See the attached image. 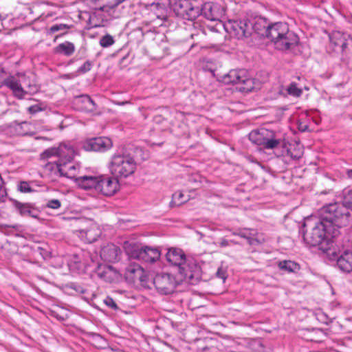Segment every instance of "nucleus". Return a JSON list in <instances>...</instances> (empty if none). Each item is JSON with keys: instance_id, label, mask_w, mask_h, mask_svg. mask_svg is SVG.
Returning a JSON list of instances; mask_svg holds the SVG:
<instances>
[{"instance_id": "obj_19", "label": "nucleus", "mask_w": 352, "mask_h": 352, "mask_svg": "<svg viewBox=\"0 0 352 352\" xmlns=\"http://www.w3.org/2000/svg\"><path fill=\"white\" fill-rule=\"evenodd\" d=\"M74 104L77 110L91 113L96 110V104L88 95H80L74 98Z\"/></svg>"}, {"instance_id": "obj_52", "label": "nucleus", "mask_w": 352, "mask_h": 352, "mask_svg": "<svg viewBox=\"0 0 352 352\" xmlns=\"http://www.w3.org/2000/svg\"><path fill=\"white\" fill-rule=\"evenodd\" d=\"M90 258H91V261L90 262L85 261L83 263V265H87V266H91V263L94 264V259H93L91 256H90Z\"/></svg>"}, {"instance_id": "obj_39", "label": "nucleus", "mask_w": 352, "mask_h": 352, "mask_svg": "<svg viewBox=\"0 0 352 352\" xmlns=\"http://www.w3.org/2000/svg\"><path fill=\"white\" fill-rule=\"evenodd\" d=\"M256 232L252 230L249 232V235L247 236L245 239L250 245H256L260 244V241L256 238Z\"/></svg>"}, {"instance_id": "obj_2", "label": "nucleus", "mask_w": 352, "mask_h": 352, "mask_svg": "<svg viewBox=\"0 0 352 352\" xmlns=\"http://www.w3.org/2000/svg\"><path fill=\"white\" fill-rule=\"evenodd\" d=\"M166 258L171 265L178 268V272L184 280L195 284L201 278L200 266L194 258L187 257L182 249L169 248Z\"/></svg>"}, {"instance_id": "obj_30", "label": "nucleus", "mask_w": 352, "mask_h": 352, "mask_svg": "<svg viewBox=\"0 0 352 352\" xmlns=\"http://www.w3.org/2000/svg\"><path fill=\"white\" fill-rule=\"evenodd\" d=\"M75 45L69 41H65L64 43L58 44L54 49V52L57 54H63L65 56H72L75 52Z\"/></svg>"}, {"instance_id": "obj_29", "label": "nucleus", "mask_w": 352, "mask_h": 352, "mask_svg": "<svg viewBox=\"0 0 352 352\" xmlns=\"http://www.w3.org/2000/svg\"><path fill=\"white\" fill-rule=\"evenodd\" d=\"M72 27V25H69L65 23H56L50 26L49 28L47 29L46 34L48 36L52 35L55 33L59 32L58 34H57L55 36L54 41L58 38V37L62 36L63 35L67 34L68 32V30Z\"/></svg>"}, {"instance_id": "obj_7", "label": "nucleus", "mask_w": 352, "mask_h": 352, "mask_svg": "<svg viewBox=\"0 0 352 352\" xmlns=\"http://www.w3.org/2000/svg\"><path fill=\"white\" fill-rule=\"evenodd\" d=\"M250 140L264 149H274L281 143V139L275 131L262 128L249 133Z\"/></svg>"}, {"instance_id": "obj_1", "label": "nucleus", "mask_w": 352, "mask_h": 352, "mask_svg": "<svg viewBox=\"0 0 352 352\" xmlns=\"http://www.w3.org/2000/svg\"><path fill=\"white\" fill-rule=\"evenodd\" d=\"M251 31L263 38L269 39L278 50H287L295 47L299 43L296 34L290 31L287 23L276 22L271 23L264 18L256 19L254 23L250 22Z\"/></svg>"}, {"instance_id": "obj_22", "label": "nucleus", "mask_w": 352, "mask_h": 352, "mask_svg": "<svg viewBox=\"0 0 352 352\" xmlns=\"http://www.w3.org/2000/svg\"><path fill=\"white\" fill-rule=\"evenodd\" d=\"M100 175H82L76 179V185L84 190H97Z\"/></svg>"}, {"instance_id": "obj_32", "label": "nucleus", "mask_w": 352, "mask_h": 352, "mask_svg": "<svg viewBox=\"0 0 352 352\" xmlns=\"http://www.w3.org/2000/svg\"><path fill=\"white\" fill-rule=\"evenodd\" d=\"M248 352H263L264 346L260 340H252L248 343Z\"/></svg>"}, {"instance_id": "obj_13", "label": "nucleus", "mask_w": 352, "mask_h": 352, "mask_svg": "<svg viewBox=\"0 0 352 352\" xmlns=\"http://www.w3.org/2000/svg\"><path fill=\"white\" fill-rule=\"evenodd\" d=\"M111 140L106 137L93 138L85 140L82 148L87 151L104 152L112 147Z\"/></svg>"}, {"instance_id": "obj_59", "label": "nucleus", "mask_w": 352, "mask_h": 352, "mask_svg": "<svg viewBox=\"0 0 352 352\" xmlns=\"http://www.w3.org/2000/svg\"><path fill=\"white\" fill-rule=\"evenodd\" d=\"M3 201V200L2 199V195H0V203Z\"/></svg>"}, {"instance_id": "obj_57", "label": "nucleus", "mask_w": 352, "mask_h": 352, "mask_svg": "<svg viewBox=\"0 0 352 352\" xmlns=\"http://www.w3.org/2000/svg\"><path fill=\"white\" fill-rule=\"evenodd\" d=\"M239 230L237 231H235V232H232V235L239 236Z\"/></svg>"}, {"instance_id": "obj_33", "label": "nucleus", "mask_w": 352, "mask_h": 352, "mask_svg": "<svg viewBox=\"0 0 352 352\" xmlns=\"http://www.w3.org/2000/svg\"><path fill=\"white\" fill-rule=\"evenodd\" d=\"M184 194L181 191H177V192H175L173 195H172V201L170 202V204L171 205H173V206H180L183 204H184L185 202L187 201V199H184Z\"/></svg>"}, {"instance_id": "obj_53", "label": "nucleus", "mask_w": 352, "mask_h": 352, "mask_svg": "<svg viewBox=\"0 0 352 352\" xmlns=\"http://www.w3.org/2000/svg\"><path fill=\"white\" fill-rule=\"evenodd\" d=\"M298 129L300 131H306L307 129H308V126L307 125H301L300 124L299 126H298Z\"/></svg>"}, {"instance_id": "obj_42", "label": "nucleus", "mask_w": 352, "mask_h": 352, "mask_svg": "<svg viewBox=\"0 0 352 352\" xmlns=\"http://www.w3.org/2000/svg\"><path fill=\"white\" fill-rule=\"evenodd\" d=\"M39 87L34 83H28V89L25 90L27 94L32 95L34 94H36L38 91Z\"/></svg>"}, {"instance_id": "obj_41", "label": "nucleus", "mask_w": 352, "mask_h": 352, "mask_svg": "<svg viewBox=\"0 0 352 352\" xmlns=\"http://www.w3.org/2000/svg\"><path fill=\"white\" fill-rule=\"evenodd\" d=\"M231 243L237 244V242H236L233 240L228 241V240L226 239L225 238H221L218 242L214 243V244L216 245H218L221 248L228 247Z\"/></svg>"}, {"instance_id": "obj_18", "label": "nucleus", "mask_w": 352, "mask_h": 352, "mask_svg": "<svg viewBox=\"0 0 352 352\" xmlns=\"http://www.w3.org/2000/svg\"><path fill=\"white\" fill-rule=\"evenodd\" d=\"M2 85L11 89L13 95L16 98L21 100L25 98L26 92L23 88L20 80L15 76H10L5 78Z\"/></svg>"}, {"instance_id": "obj_20", "label": "nucleus", "mask_w": 352, "mask_h": 352, "mask_svg": "<svg viewBox=\"0 0 352 352\" xmlns=\"http://www.w3.org/2000/svg\"><path fill=\"white\" fill-rule=\"evenodd\" d=\"M350 36L348 34L335 31L329 36L331 43L334 46L335 51H340L344 52L348 45V40Z\"/></svg>"}, {"instance_id": "obj_16", "label": "nucleus", "mask_w": 352, "mask_h": 352, "mask_svg": "<svg viewBox=\"0 0 352 352\" xmlns=\"http://www.w3.org/2000/svg\"><path fill=\"white\" fill-rule=\"evenodd\" d=\"M78 232V236L82 241L87 243H91L96 241L101 235V230L99 226L93 222L84 229L76 230Z\"/></svg>"}, {"instance_id": "obj_37", "label": "nucleus", "mask_w": 352, "mask_h": 352, "mask_svg": "<svg viewBox=\"0 0 352 352\" xmlns=\"http://www.w3.org/2000/svg\"><path fill=\"white\" fill-rule=\"evenodd\" d=\"M325 337L324 333L321 329H315L313 331L312 336L309 339L312 342H321L322 338Z\"/></svg>"}, {"instance_id": "obj_8", "label": "nucleus", "mask_w": 352, "mask_h": 352, "mask_svg": "<svg viewBox=\"0 0 352 352\" xmlns=\"http://www.w3.org/2000/svg\"><path fill=\"white\" fill-rule=\"evenodd\" d=\"M126 251L131 258L145 263H154L159 260L161 256L157 248L147 245L133 244L128 247Z\"/></svg>"}, {"instance_id": "obj_55", "label": "nucleus", "mask_w": 352, "mask_h": 352, "mask_svg": "<svg viewBox=\"0 0 352 352\" xmlns=\"http://www.w3.org/2000/svg\"><path fill=\"white\" fill-rule=\"evenodd\" d=\"M74 262L76 263H81V261L78 260V256L76 255H74Z\"/></svg>"}, {"instance_id": "obj_14", "label": "nucleus", "mask_w": 352, "mask_h": 352, "mask_svg": "<svg viewBox=\"0 0 352 352\" xmlns=\"http://www.w3.org/2000/svg\"><path fill=\"white\" fill-rule=\"evenodd\" d=\"M206 19L210 21H219L225 14L223 8L218 4L212 2H207L201 5V14Z\"/></svg>"}, {"instance_id": "obj_50", "label": "nucleus", "mask_w": 352, "mask_h": 352, "mask_svg": "<svg viewBox=\"0 0 352 352\" xmlns=\"http://www.w3.org/2000/svg\"><path fill=\"white\" fill-rule=\"evenodd\" d=\"M288 153H290V157L294 159V160H298L299 158H300L301 155H302V152H298V153L296 154H293L291 153V151L289 150L288 151Z\"/></svg>"}, {"instance_id": "obj_58", "label": "nucleus", "mask_w": 352, "mask_h": 352, "mask_svg": "<svg viewBox=\"0 0 352 352\" xmlns=\"http://www.w3.org/2000/svg\"><path fill=\"white\" fill-rule=\"evenodd\" d=\"M17 76H21V77H25V75H23V74H17Z\"/></svg>"}, {"instance_id": "obj_54", "label": "nucleus", "mask_w": 352, "mask_h": 352, "mask_svg": "<svg viewBox=\"0 0 352 352\" xmlns=\"http://www.w3.org/2000/svg\"><path fill=\"white\" fill-rule=\"evenodd\" d=\"M346 174L349 178L352 179V169L346 170Z\"/></svg>"}, {"instance_id": "obj_48", "label": "nucleus", "mask_w": 352, "mask_h": 352, "mask_svg": "<svg viewBox=\"0 0 352 352\" xmlns=\"http://www.w3.org/2000/svg\"><path fill=\"white\" fill-rule=\"evenodd\" d=\"M21 228V226L19 224H14V225H8V224H0V230L3 231V230L6 228H12L15 230H19Z\"/></svg>"}, {"instance_id": "obj_21", "label": "nucleus", "mask_w": 352, "mask_h": 352, "mask_svg": "<svg viewBox=\"0 0 352 352\" xmlns=\"http://www.w3.org/2000/svg\"><path fill=\"white\" fill-rule=\"evenodd\" d=\"M7 133L10 135H28L31 134L30 124L28 122L14 121L7 126Z\"/></svg>"}, {"instance_id": "obj_26", "label": "nucleus", "mask_w": 352, "mask_h": 352, "mask_svg": "<svg viewBox=\"0 0 352 352\" xmlns=\"http://www.w3.org/2000/svg\"><path fill=\"white\" fill-rule=\"evenodd\" d=\"M338 267L344 272L352 271V252L344 251L337 259Z\"/></svg>"}, {"instance_id": "obj_56", "label": "nucleus", "mask_w": 352, "mask_h": 352, "mask_svg": "<svg viewBox=\"0 0 352 352\" xmlns=\"http://www.w3.org/2000/svg\"><path fill=\"white\" fill-rule=\"evenodd\" d=\"M6 15H2L1 14H0V21H3L4 19H6Z\"/></svg>"}, {"instance_id": "obj_36", "label": "nucleus", "mask_w": 352, "mask_h": 352, "mask_svg": "<svg viewBox=\"0 0 352 352\" xmlns=\"http://www.w3.org/2000/svg\"><path fill=\"white\" fill-rule=\"evenodd\" d=\"M17 189L23 193L32 192L34 190L31 188L30 183L28 182L22 181L18 184Z\"/></svg>"}, {"instance_id": "obj_61", "label": "nucleus", "mask_w": 352, "mask_h": 352, "mask_svg": "<svg viewBox=\"0 0 352 352\" xmlns=\"http://www.w3.org/2000/svg\"><path fill=\"white\" fill-rule=\"evenodd\" d=\"M98 275L101 277L102 276V274L101 273H99Z\"/></svg>"}, {"instance_id": "obj_23", "label": "nucleus", "mask_w": 352, "mask_h": 352, "mask_svg": "<svg viewBox=\"0 0 352 352\" xmlns=\"http://www.w3.org/2000/svg\"><path fill=\"white\" fill-rule=\"evenodd\" d=\"M144 270L138 264L131 263L125 269V276L129 280L135 282L144 280Z\"/></svg>"}, {"instance_id": "obj_28", "label": "nucleus", "mask_w": 352, "mask_h": 352, "mask_svg": "<svg viewBox=\"0 0 352 352\" xmlns=\"http://www.w3.org/2000/svg\"><path fill=\"white\" fill-rule=\"evenodd\" d=\"M71 147L66 146H60L59 147L50 148L45 150L42 154L41 157L43 159L50 158L53 156L58 157V159L65 156V153Z\"/></svg>"}, {"instance_id": "obj_43", "label": "nucleus", "mask_w": 352, "mask_h": 352, "mask_svg": "<svg viewBox=\"0 0 352 352\" xmlns=\"http://www.w3.org/2000/svg\"><path fill=\"white\" fill-rule=\"evenodd\" d=\"M91 67H92V63L89 60H87V61L83 63V65L78 68V71L80 73L84 74V73H86V72L90 71L91 69Z\"/></svg>"}, {"instance_id": "obj_4", "label": "nucleus", "mask_w": 352, "mask_h": 352, "mask_svg": "<svg viewBox=\"0 0 352 352\" xmlns=\"http://www.w3.org/2000/svg\"><path fill=\"white\" fill-rule=\"evenodd\" d=\"M74 150L71 147L65 153V156L58 161L51 162L46 164L45 168L54 172L55 175L60 177H65L76 181L78 177L80 165L73 161Z\"/></svg>"}, {"instance_id": "obj_49", "label": "nucleus", "mask_w": 352, "mask_h": 352, "mask_svg": "<svg viewBox=\"0 0 352 352\" xmlns=\"http://www.w3.org/2000/svg\"><path fill=\"white\" fill-rule=\"evenodd\" d=\"M252 230L248 229V228L240 229L239 236L245 239V238H247V236L249 235V232H252Z\"/></svg>"}, {"instance_id": "obj_9", "label": "nucleus", "mask_w": 352, "mask_h": 352, "mask_svg": "<svg viewBox=\"0 0 352 352\" xmlns=\"http://www.w3.org/2000/svg\"><path fill=\"white\" fill-rule=\"evenodd\" d=\"M173 10L177 16L192 21L201 14V3L197 0H179L175 2Z\"/></svg>"}, {"instance_id": "obj_27", "label": "nucleus", "mask_w": 352, "mask_h": 352, "mask_svg": "<svg viewBox=\"0 0 352 352\" xmlns=\"http://www.w3.org/2000/svg\"><path fill=\"white\" fill-rule=\"evenodd\" d=\"M12 204L21 215L29 216L35 219L38 217L37 214H34L35 208L32 204L28 203H21L15 199L12 200Z\"/></svg>"}, {"instance_id": "obj_6", "label": "nucleus", "mask_w": 352, "mask_h": 352, "mask_svg": "<svg viewBox=\"0 0 352 352\" xmlns=\"http://www.w3.org/2000/svg\"><path fill=\"white\" fill-rule=\"evenodd\" d=\"M334 238L333 232H331L330 229L320 220L315 223L310 231L303 233V240L307 245L320 246V249H323V243H327L330 239Z\"/></svg>"}, {"instance_id": "obj_38", "label": "nucleus", "mask_w": 352, "mask_h": 352, "mask_svg": "<svg viewBox=\"0 0 352 352\" xmlns=\"http://www.w3.org/2000/svg\"><path fill=\"white\" fill-rule=\"evenodd\" d=\"M342 204L348 208L349 211V209L352 210V190H349L345 193L343 202Z\"/></svg>"}, {"instance_id": "obj_25", "label": "nucleus", "mask_w": 352, "mask_h": 352, "mask_svg": "<svg viewBox=\"0 0 352 352\" xmlns=\"http://www.w3.org/2000/svg\"><path fill=\"white\" fill-rule=\"evenodd\" d=\"M245 69H231L222 77L224 84L239 85L241 78H244Z\"/></svg>"}, {"instance_id": "obj_15", "label": "nucleus", "mask_w": 352, "mask_h": 352, "mask_svg": "<svg viewBox=\"0 0 352 352\" xmlns=\"http://www.w3.org/2000/svg\"><path fill=\"white\" fill-rule=\"evenodd\" d=\"M104 0H86L87 3L96 10L106 12L109 14L113 15L115 17H118V15H115V9L121 3L126 0H108L105 3H101Z\"/></svg>"}, {"instance_id": "obj_51", "label": "nucleus", "mask_w": 352, "mask_h": 352, "mask_svg": "<svg viewBox=\"0 0 352 352\" xmlns=\"http://www.w3.org/2000/svg\"><path fill=\"white\" fill-rule=\"evenodd\" d=\"M37 252L45 258L47 255V252L43 248L38 247L37 248Z\"/></svg>"}, {"instance_id": "obj_46", "label": "nucleus", "mask_w": 352, "mask_h": 352, "mask_svg": "<svg viewBox=\"0 0 352 352\" xmlns=\"http://www.w3.org/2000/svg\"><path fill=\"white\" fill-rule=\"evenodd\" d=\"M43 110V108H42L38 104H34L28 107V111L31 114H35L39 111H41Z\"/></svg>"}, {"instance_id": "obj_11", "label": "nucleus", "mask_w": 352, "mask_h": 352, "mask_svg": "<svg viewBox=\"0 0 352 352\" xmlns=\"http://www.w3.org/2000/svg\"><path fill=\"white\" fill-rule=\"evenodd\" d=\"M224 29L231 36L237 39L251 35L250 21L247 20H230L224 24Z\"/></svg>"}, {"instance_id": "obj_5", "label": "nucleus", "mask_w": 352, "mask_h": 352, "mask_svg": "<svg viewBox=\"0 0 352 352\" xmlns=\"http://www.w3.org/2000/svg\"><path fill=\"white\" fill-rule=\"evenodd\" d=\"M109 169L116 178H126L134 173L136 163L130 155L117 153L111 157Z\"/></svg>"}, {"instance_id": "obj_24", "label": "nucleus", "mask_w": 352, "mask_h": 352, "mask_svg": "<svg viewBox=\"0 0 352 352\" xmlns=\"http://www.w3.org/2000/svg\"><path fill=\"white\" fill-rule=\"evenodd\" d=\"M244 78H241L239 89L242 92H250L255 89H258L259 82L256 79L250 77L248 72L245 69Z\"/></svg>"}, {"instance_id": "obj_10", "label": "nucleus", "mask_w": 352, "mask_h": 352, "mask_svg": "<svg viewBox=\"0 0 352 352\" xmlns=\"http://www.w3.org/2000/svg\"><path fill=\"white\" fill-rule=\"evenodd\" d=\"M153 284L160 294L169 295L174 292L177 282L173 275L168 273H160L155 275Z\"/></svg>"}, {"instance_id": "obj_35", "label": "nucleus", "mask_w": 352, "mask_h": 352, "mask_svg": "<svg viewBox=\"0 0 352 352\" xmlns=\"http://www.w3.org/2000/svg\"><path fill=\"white\" fill-rule=\"evenodd\" d=\"M115 43V40L113 37L109 34H106L105 36H103L100 39V45L102 47H108L112 45Z\"/></svg>"}, {"instance_id": "obj_31", "label": "nucleus", "mask_w": 352, "mask_h": 352, "mask_svg": "<svg viewBox=\"0 0 352 352\" xmlns=\"http://www.w3.org/2000/svg\"><path fill=\"white\" fill-rule=\"evenodd\" d=\"M278 267L280 270L288 273H296L300 270V265L291 260H283L278 263Z\"/></svg>"}, {"instance_id": "obj_17", "label": "nucleus", "mask_w": 352, "mask_h": 352, "mask_svg": "<svg viewBox=\"0 0 352 352\" xmlns=\"http://www.w3.org/2000/svg\"><path fill=\"white\" fill-rule=\"evenodd\" d=\"M121 253L122 251L118 246L113 243H108L102 248L100 255L104 261L114 263L120 260Z\"/></svg>"}, {"instance_id": "obj_45", "label": "nucleus", "mask_w": 352, "mask_h": 352, "mask_svg": "<svg viewBox=\"0 0 352 352\" xmlns=\"http://www.w3.org/2000/svg\"><path fill=\"white\" fill-rule=\"evenodd\" d=\"M104 302L107 306L114 310H116L118 308L113 299L109 296L106 297V298L104 300Z\"/></svg>"}, {"instance_id": "obj_34", "label": "nucleus", "mask_w": 352, "mask_h": 352, "mask_svg": "<svg viewBox=\"0 0 352 352\" xmlns=\"http://www.w3.org/2000/svg\"><path fill=\"white\" fill-rule=\"evenodd\" d=\"M287 91L289 95L294 97H299L302 94V89L298 87L296 82H292L287 88Z\"/></svg>"}, {"instance_id": "obj_3", "label": "nucleus", "mask_w": 352, "mask_h": 352, "mask_svg": "<svg viewBox=\"0 0 352 352\" xmlns=\"http://www.w3.org/2000/svg\"><path fill=\"white\" fill-rule=\"evenodd\" d=\"M320 220L333 232V237L340 234V228L349 223L350 212L348 208L340 202H335L324 206L319 211Z\"/></svg>"}, {"instance_id": "obj_40", "label": "nucleus", "mask_w": 352, "mask_h": 352, "mask_svg": "<svg viewBox=\"0 0 352 352\" xmlns=\"http://www.w3.org/2000/svg\"><path fill=\"white\" fill-rule=\"evenodd\" d=\"M145 8H154L155 10H159L162 8V4L157 0H144L143 2Z\"/></svg>"}, {"instance_id": "obj_12", "label": "nucleus", "mask_w": 352, "mask_h": 352, "mask_svg": "<svg viewBox=\"0 0 352 352\" xmlns=\"http://www.w3.org/2000/svg\"><path fill=\"white\" fill-rule=\"evenodd\" d=\"M97 192L104 196L110 197L117 192L119 189L118 178L108 175H100Z\"/></svg>"}, {"instance_id": "obj_47", "label": "nucleus", "mask_w": 352, "mask_h": 352, "mask_svg": "<svg viewBox=\"0 0 352 352\" xmlns=\"http://www.w3.org/2000/svg\"><path fill=\"white\" fill-rule=\"evenodd\" d=\"M217 277L225 280L227 278L226 270L223 269L222 267L218 268L216 272Z\"/></svg>"}, {"instance_id": "obj_60", "label": "nucleus", "mask_w": 352, "mask_h": 352, "mask_svg": "<svg viewBox=\"0 0 352 352\" xmlns=\"http://www.w3.org/2000/svg\"><path fill=\"white\" fill-rule=\"evenodd\" d=\"M126 103H129V102L125 101V102H122V104H126Z\"/></svg>"}, {"instance_id": "obj_44", "label": "nucleus", "mask_w": 352, "mask_h": 352, "mask_svg": "<svg viewBox=\"0 0 352 352\" xmlns=\"http://www.w3.org/2000/svg\"><path fill=\"white\" fill-rule=\"evenodd\" d=\"M61 204L58 199H50L47 201L46 206L52 209H58L60 207Z\"/></svg>"}]
</instances>
